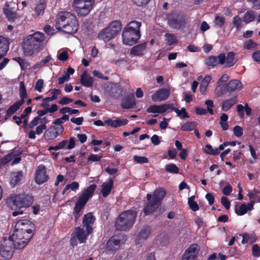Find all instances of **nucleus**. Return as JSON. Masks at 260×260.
Segmentation results:
<instances>
[{
    "label": "nucleus",
    "mask_w": 260,
    "mask_h": 260,
    "mask_svg": "<svg viewBox=\"0 0 260 260\" xmlns=\"http://www.w3.org/2000/svg\"><path fill=\"white\" fill-rule=\"evenodd\" d=\"M55 26L57 29L66 34H74L77 31L79 24L75 14L64 11L57 14Z\"/></svg>",
    "instance_id": "1"
},
{
    "label": "nucleus",
    "mask_w": 260,
    "mask_h": 260,
    "mask_svg": "<svg viewBox=\"0 0 260 260\" xmlns=\"http://www.w3.org/2000/svg\"><path fill=\"white\" fill-rule=\"evenodd\" d=\"M141 22L137 21H132L126 25L122 34L124 44L132 46L138 42L141 37Z\"/></svg>",
    "instance_id": "2"
},
{
    "label": "nucleus",
    "mask_w": 260,
    "mask_h": 260,
    "mask_svg": "<svg viewBox=\"0 0 260 260\" xmlns=\"http://www.w3.org/2000/svg\"><path fill=\"white\" fill-rule=\"evenodd\" d=\"M137 212L134 210H127L122 212L115 222V226L118 231H125L135 224Z\"/></svg>",
    "instance_id": "3"
},
{
    "label": "nucleus",
    "mask_w": 260,
    "mask_h": 260,
    "mask_svg": "<svg viewBox=\"0 0 260 260\" xmlns=\"http://www.w3.org/2000/svg\"><path fill=\"white\" fill-rule=\"evenodd\" d=\"M122 29L121 22L119 20L111 22L108 26L101 30L98 35V39L107 43L115 38Z\"/></svg>",
    "instance_id": "4"
},
{
    "label": "nucleus",
    "mask_w": 260,
    "mask_h": 260,
    "mask_svg": "<svg viewBox=\"0 0 260 260\" xmlns=\"http://www.w3.org/2000/svg\"><path fill=\"white\" fill-rule=\"evenodd\" d=\"M34 201V198L28 194L12 195L7 199V204L12 209H21L29 207Z\"/></svg>",
    "instance_id": "5"
},
{
    "label": "nucleus",
    "mask_w": 260,
    "mask_h": 260,
    "mask_svg": "<svg viewBox=\"0 0 260 260\" xmlns=\"http://www.w3.org/2000/svg\"><path fill=\"white\" fill-rule=\"evenodd\" d=\"M22 230H26L15 228L14 233L9 237V241H12V244L16 249H21L26 247L32 236L30 233H26Z\"/></svg>",
    "instance_id": "6"
},
{
    "label": "nucleus",
    "mask_w": 260,
    "mask_h": 260,
    "mask_svg": "<svg viewBox=\"0 0 260 260\" xmlns=\"http://www.w3.org/2000/svg\"><path fill=\"white\" fill-rule=\"evenodd\" d=\"M166 20L171 28L177 30L184 27L187 23L186 16L175 11L167 14Z\"/></svg>",
    "instance_id": "7"
},
{
    "label": "nucleus",
    "mask_w": 260,
    "mask_h": 260,
    "mask_svg": "<svg viewBox=\"0 0 260 260\" xmlns=\"http://www.w3.org/2000/svg\"><path fill=\"white\" fill-rule=\"evenodd\" d=\"M18 11V3L17 1L7 2L3 9L4 14L9 22H13L21 18L17 13Z\"/></svg>",
    "instance_id": "8"
},
{
    "label": "nucleus",
    "mask_w": 260,
    "mask_h": 260,
    "mask_svg": "<svg viewBox=\"0 0 260 260\" xmlns=\"http://www.w3.org/2000/svg\"><path fill=\"white\" fill-rule=\"evenodd\" d=\"M87 231L85 232L83 228L76 227L74 229V232L71 234L70 244L73 247L77 245V241L82 244L85 242L88 236Z\"/></svg>",
    "instance_id": "9"
},
{
    "label": "nucleus",
    "mask_w": 260,
    "mask_h": 260,
    "mask_svg": "<svg viewBox=\"0 0 260 260\" xmlns=\"http://www.w3.org/2000/svg\"><path fill=\"white\" fill-rule=\"evenodd\" d=\"M23 52L26 56H31L35 52H37L41 49L39 44L36 43L30 35L27 37V39L23 42Z\"/></svg>",
    "instance_id": "10"
},
{
    "label": "nucleus",
    "mask_w": 260,
    "mask_h": 260,
    "mask_svg": "<svg viewBox=\"0 0 260 260\" xmlns=\"http://www.w3.org/2000/svg\"><path fill=\"white\" fill-rule=\"evenodd\" d=\"M94 4L82 3V2H73V7L79 16H86L91 12Z\"/></svg>",
    "instance_id": "11"
},
{
    "label": "nucleus",
    "mask_w": 260,
    "mask_h": 260,
    "mask_svg": "<svg viewBox=\"0 0 260 260\" xmlns=\"http://www.w3.org/2000/svg\"><path fill=\"white\" fill-rule=\"evenodd\" d=\"M96 187V185L93 184L84 189L82 194L78 197L76 203L85 206L89 198L92 196L95 189Z\"/></svg>",
    "instance_id": "12"
},
{
    "label": "nucleus",
    "mask_w": 260,
    "mask_h": 260,
    "mask_svg": "<svg viewBox=\"0 0 260 260\" xmlns=\"http://www.w3.org/2000/svg\"><path fill=\"white\" fill-rule=\"evenodd\" d=\"M63 130L62 126H50L45 131L44 138L46 141L54 140L59 135L62 133Z\"/></svg>",
    "instance_id": "13"
},
{
    "label": "nucleus",
    "mask_w": 260,
    "mask_h": 260,
    "mask_svg": "<svg viewBox=\"0 0 260 260\" xmlns=\"http://www.w3.org/2000/svg\"><path fill=\"white\" fill-rule=\"evenodd\" d=\"M121 236L114 235L109 238L106 245L107 251L111 252H114L118 250L120 247Z\"/></svg>",
    "instance_id": "14"
},
{
    "label": "nucleus",
    "mask_w": 260,
    "mask_h": 260,
    "mask_svg": "<svg viewBox=\"0 0 260 260\" xmlns=\"http://www.w3.org/2000/svg\"><path fill=\"white\" fill-rule=\"evenodd\" d=\"M199 251L200 247L197 244H192L185 250L181 260H196Z\"/></svg>",
    "instance_id": "15"
},
{
    "label": "nucleus",
    "mask_w": 260,
    "mask_h": 260,
    "mask_svg": "<svg viewBox=\"0 0 260 260\" xmlns=\"http://www.w3.org/2000/svg\"><path fill=\"white\" fill-rule=\"evenodd\" d=\"M15 228L19 230L25 229L22 230L26 233H30V235H33V232L35 230V226L31 221L28 219H20L18 220L15 225Z\"/></svg>",
    "instance_id": "16"
},
{
    "label": "nucleus",
    "mask_w": 260,
    "mask_h": 260,
    "mask_svg": "<svg viewBox=\"0 0 260 260\" xmlns=\"http://www.w3.org/2000/svg\"><path fill=\"white\" fill-rule=\"evenodd\" d=\"M146 198L148 202L144 206L143 212L145 215H149L156 211L159 205L151 199V194H147Z\"/></svg>",
    "instance_id": "17"
},
{
    "label": "nucleus",
    "mask_w": 260,
    "mask_h": 260,
    "mask_svg": "<svg viewBox=\"0 0 260 260\" xmlns=\"http://www.w3.org/2000/svg\"><path fill=\"white\" fill-rule=\"evenodd\" d=\"M226 59V55L224 53L220 54L218 56H210L206 60V64L207 66L213 68L218 64H224Z\"/></svg>",
    "instance_id": "18"
},
{
    "label": "nucleus",
    "mask_w": 260,
    "mask_h": 260,
    "mask_svg": "<svg viewBox=\"0 0 260 260\" xmlns=\"http://www.w3.org/2000/svg\"><path fill=\"white\" fill-rule=\"evenodd\" d=\"M49 178L46 175V169L44 165L39 166L36 171L35 181L38 184L46 182Z\"/></svg>",
    "instance_id": "19"
},
{
    "label": "nucleus",
    "mask_w": 260,
    "mask_h": 260,
    "mask_svg": "<svg viewBox=\"0 0 260 260\" xmlns=\"http://www.w3.org/2000/svg\"><path fill=\"white\" fill-rule=\"evenodd\" d=\"M95 220V218L92 212H89L84 215L82 223L83 226L86 228L87 234H91L92 232V225Z\"/></svg>",
    "instance_id": "20"
},
{
    "label": "nucleus",
    "mask_w": 260,
    "mask_h": 260,
    "mask_svg": "<svg viewBox=\"0 0 260 260\" xmlns=\"http://www.w3.org/2000/svg\"><path fill=\"white\" fill-rule=\"evenodd\" d=\"M12 242L9 240L8 245L7 244L6 245H2L0 247V254L2 256L9 259L13 254L14 249H16L13 245L12 244Z\"/></svg>",
    "instance_id": "21"
},
{
    "label": "nucleus",
    "mask_w": 260,
    "mask_h": 260,
    "mask_svg": "<svg viewBox=\"0 0 260 260\" xmlns=\"http://www.w3.org/2000/svg\"><path fill=\"white\" fill-rule=\"evenodd\" d=\"M136 102L134 93H131L125 96L121 103V107L123 109H129L135 108Z\"/></svg>",
    "instance_id": "22"
},
{
    "label": "nucleus",
    "mask_w": 260,
    "mask_h": 260,
    "mask_svg": "<svg viewBox=\"0 0 260 260\" xmlns=\"http://www.w3.org/2000/svg\"><path fill=\"white\" fill-rule=\"evenodd\" d=\"M170 94V90L167 88H161L156 91L152 95L153 101H162L168 98Z\"/></svg>",
    "instance_id": "23"
},
{
    "label": "nucleus",
    "mask_w": 260,
    "mask_h": 260,
    "mask_svg": "<svg viewBox=\"0 0 260 260\" xmlns=\"http://www.w3.org/2000/svg\"><path fill=\"white\" fill-rule=\"evenodd\" d=\"M242 88V84L240 80L234 79L226 83L227 92L231 93L236 90H240Z\"/></svg>",
    "instance_id": "24"
},
{
    "label": "nucleus",
    "mask_w": 260,
    "mask_h": 260,
    "mask_svg": "<svg viewBox=\"0 0 260 260\" xmlns=\"http://www.w3.org/2000/svg\"><path fill=\"white\" fill-rule=\"evenodd\" d=\"M113 180L111 177H109L107 181L103 183L101 193L104 198H106L109 195L113 187Z\"/></svg>",
    "instance_id": "25"
},
{
    "label": "nucleus",
    "mask_w": 260,
    "mask_h": 260,
    "mask_svg": "<svg viewBox=\"0 0 260 260\" xmlns=\"http://www.w3.org/2000/svg\"><path fill=\"white\" fill-rule=\"evenodd\" d=\"M169 104H165L161 105H153L149 107L146 111L152 113H163L169 109Z\"/></svg>",
    "instance_id": "26"
},
{
    "label": "nucleus",
    "mask_w": 260,
    "mask_h": 260,
    "mask_svg": "<svg viewBox=\"0 0 260 260\" xmlns=\"http://www.w3.org/2000/svg\"><path fill=\"white\" fill-rule=\"evenodd\" d=\"M146 47V42L137 45L132 48L130 53L134 56H143Z\"/></svg>",
    "instance_id": "27"
},
{
    "label": "nucleus",
    "mask_w": 260,
    "mask_h": 260,
    "mask_svg": "<svg viewBox=\"0 0 260 260\" xmlns=\"http://www.w3.org/2000/svg\"><path fill=\"white\" fill-rule=\"evenodd\" d=\"M123 88L121 85L118 83H113L111 85L110 94L115 99L119 98L122 94Z\"/></svg>",
    "instance_id": "28"
},
{
    "label": "nucleus",
    "mask_w": 260,
    "mask_h": 260,
    "mask_svg": "<svg viewBox=\"0 0 260 260\" xmlns=\"http://www.w3.org/2000/svg\"><path fill=\"white\" fill-rule=\"evenodd\" d=\"M238 102L237 96H234L230 99L224 100L222 104V110L226 112L229 110Z\"/></svg>",
    "instance_id": "29"
},
{
    "label": "nucleus",
    "mask_w": 260,
    "mask_h": 260,
    "mask_svg": "<svg viewBox=\"0 0 260 260\" xmlns=\"http://www.w3.org/2000/svg\"><path fill=\"white\" fill-rule=\"evenodd\" d=\"M80 82L84 87H91L93 83V79L89 75L87 71H85L81 76Z\"/></svg>",
    "instance_id": "30"
},
{
    "label": "nucleus",
    "mask_w": 260,
    "mask_h": 260,
    "mask_svg": "<svg viewBox=\"0 0 260 260\" xmlns=\"http://www.w3.org/2000/svg\"><path fill=\"white\" fill-rule=\"evenodd\" d=\"M23 177V175L22 171L12 173L11 175L10 184L13 186H15L20 182Z\"/></svg>",
    "instance_id": "31"
},
{
    "label": "nucleus",
    "mask_w": 260,
    "mask_h": 260,
    "mask_svg": "<svg viewBox=\"0 0 260 260\" xmlns=\"http://www.w3.org/2000/svg\"><path fill=\"white\" fill-rule=\"evenodd\" d=\"M60 149H72L76 146L74 137H71L70 140H64L58 143Z\"/></svg>",
    "instance_id": "32"
},
{
    "label": "nucleus",
    "mask_w": 260,
    "mask_h": 260,
    "mask_svg": "<svg viewBox=\"0 0 260 260\" xmlns=\"http://www.w3.org/2000/svg\"><path fill=\"white\" fill-rule=\"evenodd\" d=\"M256 15V12L255 11L248 10L244 14L243 21L246 24H248L255 20Z\"/></svg>",
    "instance_id": "33"
},
{
    "label": "nucleus",
    "mask_w": 260,
    "mask_h": 260,
    "mask_svg": "<svg viewBox=\"0 0 260 260\" xmlns=\"http://www.w3.org/2000/svg\"><path fill=\"white\" fill-rule=\"evenodd\" d=\"M253 208L252 203H243L240 205L239 209L236 210L235 212L237 215L242 216L246 214L248 211L252 210Z\"/></svg>",
    "instance_id": "34"
},
{
    "label": "nucleus",
    "mask_w": 260,
    "mask_h": 260,
    "mask_svg": "<svg viewBox=\"0 0 260 260\" xmlns=\"http://www.w3.org/2000/svg\"><path fill=\"white\" fill-rule=\"evenodd\" d=\"M166 194V193L165 190H157L154 192L153 196H151V199L158 203V204L159 205L161 202L165 198Z\"/></svg>",
    "instance_id": "35"
},
{
    "label": "nucleus",
    "mask_w": 260,
    "mask_h": 260,
    "mask_svg": "<svg viewBox=\"0 0 260 260\" xmlns=\"http://www.w3.org/2000/svg\"><path fill=\"white\" fill-rule=\"evenodd\" d=\"M237 60L235 59V53L234 52H228L225 56V67H231L234 66Z\"/></svg>",
    "instance_id": "36"
},
{
    "label": "nucleus",
    "mask_w": 260,
    "mask_h": 260,
    "mask_svg": "<svg viewBox=\"0 0 260 260\" xmlns=\"http://www.w3.org/2000/svg\"><path fill=\"white\" fill-rule=\"evenodd\" d=\"M21 104L18 101H16L14 104H12L10 107L8 108V109L7 111V116L9 117L12 114H14L16 112H17L22 106Z\"/></svg>",
    "instance_id": "37"
},
{
    "label": "nucleus",
    "mask_w": 260,
    "mask_h": 260,
    "mask_svg": "<svg viewBox=\"0 0 260 260\" xmlns=\"http://www.w3.org/2000/svg\"><path fill=\"white\" fill-rule=\"evenodd\" d=\"M31 38L34 40L36 43L39 44L40 47L42 45V43L44 41L45 37L43 32L37 31L32 35H30Z\"/></svg>",
    "instance_id": "38"
},
{
    "label": "nucleus",
    "mask_w": 260,
    "mask_h": 260,
    "mask_svg": "<svg viewBox=\"0 0 260 260\" xmlns=\"http://www.w3.org/2000/svg\"><path fill=\"white\" fill-rule=\"evenodd\" d=\"M9 50V41L4 37L0 36V51L6 54Z\"/></svg>",
    "instance_id": "39"
},
{
    "label": "nucleus",
    "mask_w": 260,
    "mask_h": 260,
    "mask_svg": "<svg viewBox=\"0 0 260 260\" xmlns=\"http://www.w3.org/2000/svg\"><path fill=\"white\" fill-rule=\"evenodd\" d=\"M151 228L150 226L144 227L139 233L138 239L139 240H146L149 236Z\"/></svg>",
    "instance_id": "40"
},
{
    "label": "nucleus",
    "mask_w": 260,
    "mask_h": 260,
    "mask_svg": "<svg viewBox=\"0 0 260 260\" xmlns=\"http://www.w3.org/2000/svg\"><path fill=\"white\" fill-rule=\"evenodd\" d=\"M19 153H15L14 151H12L8 154H7L3 158L0 159V165H5L9 163L11 160H12L15 156H18Z\"/></svg>",
    "instance_id": "41"
},
{
    "label": "nucleus",
    "mask_w": 260,
    "mask_h": 260,
    "mask_svg": "<svg viewBox=\"0 0 260 260\" xmlns=\"http://www.w3.org/2000/svg\"><path fill=\"white\" fill-rule=\"evenodd\" d=\"M19 95L21 100L18 101L22 104H23L25 102V99L27 97L26 88L25 87V84L23 82L20 83Z\"/></svg>",
    "instance_id": "42"
},
{
    "label": "nucleus",
    "mask_w": 260,
    "mask_h": 260,
    "mask_svg": "<svg viewBox=\"0 0 260 260\" xmlns=\"http://www.w3.org/2000/svg\"><path fill=\"white\" fill-rule=\"evenodd\" d=\"M214 23L215 26L218 27H222L225 24V17L220 14H216Z\"/></svg>",
    "instance_id": "43"
},
{
    "label": "nucleus",
    "mask_w": 260,
    "mask_h": 260,
    "mask_svg": "<svg viewBox=\"0 0 260 260\" xmlns=\"http://www.w3.org/2000/svg\"><path fill=\"white\" fill-rule=\"evenodd\" d=\"M259 192L256 190V189H254L253 191L249 192L247 194V196L250 200V202L249 203H252V207H253L254 204L257 202L258 200V194Z\"/></svg>",
    "instance_id": "44"
},
{
    "label": "nucleus",
    "mask_w": 260,
    "mask_h": 260,
    "mask_svg": "<svg viewBox=\"0 0 260 260\" xmlns=\"http://www.w3.org/2000/svg\"><path fill=\"white\" fill-rule=\"evenodd\" d=\"M197 123L194 121L187 122L183 124L181 127L182 131H192L197 126Z\"/></svg>",
    "instance_id": "45"
},
{
    "label": "nucleus",
    "mask_w": 260,
    "mask_h": 260,
    "mask_svg": "<svg viewBox=\"0 0 260 260\" xmlns=\"http://www.w3.org/2000/svg\"><path fill=\"white\" fill-rule=\"evenodd\" d=\"M165 170L167 172L173 174H176L179 173V169L178 167L173 163L169 164L165 166Z\"/></svg>",
    "instance_id": "46"
},
{
    "label": "nucleus",
    "mask_w": 260,
    "mask_h": 260,
    "mask_svg": "<svg viewBox=\"0 0 260 260\" xmlns=\"http://www.w3.org/2000/svg\"><path fill=\"white\" fill-rule=\"evenodd\" d=\"M46 4L44 0H41L39 4H38L35 8V12L37 15H43L44 10L46 8Z\"/></svg>",
    "instance_id": "47"
},
{
    "label": "nucleus",
    "mask_w": 260,
    "mask_h": 260,
    "mask_svg": "<svg viewBox=\"0 0 260 260\" xmlns=\"http://www.w3.org/2000/svg\"><path fill=\"white\" fill-rule=\"evenodd\" d=\"M195 199L194 196H192L188 198V204L190 209L194 212L197 211L199 209L198 203L194 201Z\"/></svg>",
    "instance_id": "48"
},
{
    "label": "nucleus",
    "mask_w": 260,
    "mask_h": 260,
    "mask_svg": "<svg viewBox=\"0 0 260 260\" xmlns=\"http://www.w3.org/2000/svg\"><path fill=\"white\" fill-rule=\"evenodd\" d=\"M215 92L217 96H221L224 94L225 92H227L226 83L224 84H218V86L215 89Z\"/></svg>",
    "instance_id": "49"
},
{
    "label": "nucleus",
    "mask_w": 260,
    "mask_h": 260,
    "mask_svg": "<svg viewBox=\"0 0 260 260\" xmlns=\"http://www.w3.org/2000/svg\"><path fill=\"white\" fill-rule=\"evenodd\" d=\"M79 185L77 182H73L70 184H67L62 192V194H66L69 189H71L73 191H76V189H78Z\"/></svg>",
    "instance_id": "50"
},
{
    "label": "nucleus",
    "mask_w": 260,
    "mask_h": 260,
    "mask_svg": "<svg viewBox=\"0 0 260 260\" xmlns=\"http://www.w3.org/2000/svg\"><path fill=\"white\" fill-rule=\"evenodd\" d=\"M242 21L243 20L242 18L239 15H236L233 17L232 23L234 26L236 27L237 30H239L242 28Z\"/></svg>",
    "instance_id": "51"
},
{
    "label": "nucleus",
    "mask_w": 260,
    "mask_h": 260,
    "mask_svg": "<svg viewBox=\"0 0 260 260\" xmlns=\"http://www.w3.org/2000/svg\"><path fill=\"white\" fill-rule=\"evenodd\" d=\"M167 43L168 45L171 46L177 42L176 37L173 34L166 33L165 35Z\"/></svg>",
    "instance_id": "52"
},
{
    "label": "nucleus",
    "mask_w": 260,
    "mask_h": 260,
    "mask_svg": "<svg viewBox=\"0 0 260 260\" xmlns=\"http://www.w3.org/2000/svg\"><path fill=\"white\" fill-rule=\"evenodd\" d=\"M128 120L127 119H123V120H113L112 127L116 128L124 126L127 124Z\"/></svg>",
    "instance_id": "53"
},
{
    "label": "nucleus",
    "mask_w": 260,
    "mask_h": 260,
    "mask_svg": "<svg viewBox=\"0 0 260 260\" xmlns=\"http://www.w3.org/2000/svg\"><path fill=\"white\" fill-rule=\"evenodd\" d=\"M211 80V77L210 76H206L203 79L202 82H201L200 88V90L202 91V87H204V90H206L208 85L210 83V81Z\"/></svg>",
    "instance_id": "54"
},
{
    "label": "nucleus",
    "mask_w": 260,
    "mask_h": 260,
    "mask_svg": "<svg viewBox=\"0 0 260 260\" xmlns=\"http://www.w3.org/2000/svg\"><path fill=\"white\" fill-rule=\"evenodd\" d=\"M59 113L61 114L68 113L70 114H75L79 113V110L76 109H72L70 107H64L59 110Z\"/></svg>",
    "instance_id": "55"
},
{
    "label": "nucleus",
    "mask_w": 260,
    "mask_h": 260,
    "mask_svg": "<svg viewBox=\"0 0 260 260\" xmlns=\"http://www.w3.org/2000/svg\"><path fill=\"white\" fill-rule=\"evenodd\" d=\"M134 160L139 164H145L148 162V159L145 156H140V155H134Z\"/></svg>",
    "instance_id": "56"
},
{
    "label": "nucleus",
    "mask_w": 260,
    "mask_h": 260,
    "mask_svg": "<svg viewBox=\"0 0 260 260\" xmlns=\"http://www.w3.org/2000/svg\"><path fill=\"white\" fill-rule=\"evenodd\" d=\"M257 44L253 42L252 40H249L244 44V47L247 49H251L252 48H257Z\"/></svg>",
    "instance_id": "57"
},
{
    "label": "nucleus",
    "mask_w": 260,
    "mask_h": 260,
    "mask_svg": "<svg viewBox=\"0 0 260 260\" xmlns=\"http://www.w3.org/2000/svg\"><path fill=\"white\" fill-rule=\"evenodd\" d=\"M102 155H97V154H90L87 158L88 163L89 162L100 161Z\"/></svg>",
    "instance_id": "58"
},
{
    "label": "nucleus",
    "mask_w": 260,
    "mask_h": 260,
    "mask_svg": "<svg viewBox=\"0 0 260 260\" xmlns=\"http://www.w3.org/2000/svg\"><path fill=\"white\" fill-rule=\"evenodd\" d=\"M234 135L237 138H240L243 135V128L239 125L235 126L233 128Z\"/></svg>",
    "instance_id": "59"
},
{
    "label": "nucleus",
    "mask_w": 260,
    "mask_h": 260,
    "mask_svg": "<svg viewBox=\"0 0 260 260\" xmlns=\"http://www.w3.org/2000/svg\"><path fill=\"white\" fill-rule=\"evenodd\" d=\"M149 2L150 0H132V2L134 5L141 7L146 6Z\"/></svg>",
    "instance_id": "60"
},
{
    "label": "nucleus",
    "mask_w": 260,
    "mask_h": 260,
    "mask_svg": "<svg viewBox=\"0 0 260 260\" xmlns=\"http://www.w3.org/2000/svg\"><path fill=\"white\" fill-rule=\"evenodd\" d=\"M252 254L254 257L260 256V247L257 244H254L252 246Z\"/></svg>",
    "instance_id": "61"
},
{
    "label": "nucleus",
    "mask_w": 260,
    "mask_h": 260,
    "mask_svg": "<svg viewBox=\"0 0 260 260\" xmlns=\"http://www.w3.org/2000/svg\"><path fill=\"white\" fill-rule=\"evenodd\" d=\"M13 59L19 63L21 68V70H25L27 67V66H25L26 64V61L24 59L19 57H16L13 58Z\"/></svg>",
    "instance_id": "62"
},
{
    "label": "nucleus",
    "mask_w": 260,
    "mask_h": 260,
    "mask_svg": "<svg viewBox=\"0 0 260 260\" xmlns=\"http://www.w3.org/2000/svg\"><path fill=\"white\" fill-rule=\"evenodd\" d=\"M84 208V206L79 205L75 203V207L74 209V213L75 214V219H77L78 217L80 215V212L81 210Z\"/></svg>",
    "instance_id": "63"
},
{
    "label": "nucleus",
    "mask_w": 260,
    "mask_h": 260,
    "mask_svg": "<svg viewBox=\"0 0 260 260\" xmlns=\"http://www.w3.org/2000/svg\"><path fill=\"white\" fill-rule=\"evenodd\" d=\"M247 2L251 4L252 8L255 10L260 9V0H247Z\"/></svg>",
    "instance_id": "64"
}]
</instances>
